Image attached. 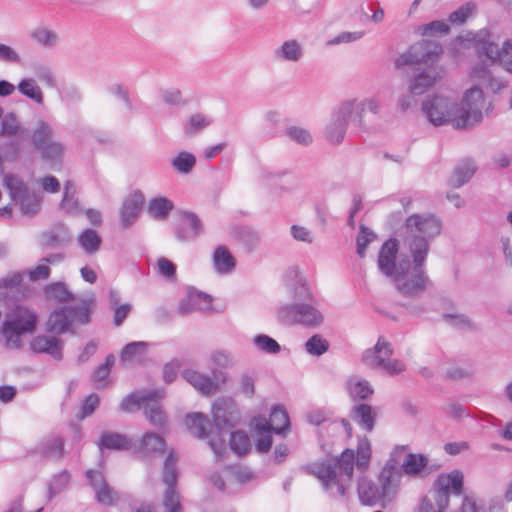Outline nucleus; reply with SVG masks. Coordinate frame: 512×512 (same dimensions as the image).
I'll return each mask as SVG.
<instances>
[{"instance_id": "obj_31", "label": "nucleus", "mask_w": 512, "mask_h": 512, "mask_svg": "<svg viewBox=\"0 0 512 512\" xmlns=\"http://www.w3.org/2000/svg\"><path fill=\"white\" fill-rule=\"evenodd\" d=\"M165 446L166 442L163 437L154 432H146L139 442L137 452L144 456L163 454Z\"/></svg>"}, {"instance_id": "obj_22", "label": "nucleus", "mask_w": 512, "mask_h": 512, "mask_svg": "<svg viewBox=\"0 0 512 512\" xmlns=\"http://www.w3.org/2000/svg\"><path fill=\"white\" fill-rule=\"evenodd\" d=\"M202 232V223L196 214L181 212V222L176 228V238L179 241L194 239Z\"/></svg>"}, {"instance_id": "obj_9", "label": "nucleus", "mask_w": 512, "mask_h": 512, "mask_svg": "<svg viewBox=\"0 0 512 512\" xmlns=\"http://www.w3.org/2000/svg\"><path fill=\"white\" fill-rule=\"evenodd\" d=\"M393 349L383 337H379L373 349L364 352L363 362L372 368H377L390 376H396L406 370V364L398 359H391Z\"/></svg>"}, {"instance_id": "obj_25", "label": "nucleus", "mask_w": 512, "mask_h": 512, "mask_svg": "<svg viewBox=\"0 0 512 512\" xmlns=\"http://www.w3.org/2000/svg\"><path fill=\"white\" fill-rule=\"evenodd\" d=\"M428 458L423 454L406 453L402 462L403 472L411 477H424L431 471L427 469Z\"/></svg>"}, {"instance_id": "obj_53", "label": "nucleus", "mask_w": 512, "mask_h": 512, "mask_svg": "<svg viewBox=\"0 0 512 512\" xmlns=\"http://www.w3.org/2000/svg\"><path fill=\"white\" fill-rule=\"evenodd\" d=\"M291 297L294 302H314L318 301V299L314 296L309 285L302 281L298 280L293 287L291 288Z\"/></svg>"}, {"instance_id": "obj_55", "label": "nucleus", "mask_w": 512, "mask_h": 512, "mask_svg": "<svg viewBox=\"0 0 512 512\" xmlns=\"http://www.w3.org/2000/svg\"><path fill=\"white\" fill-rule=\"evenodd\" d=\"M305 349L310 355L321 356L328 351L329 342L320 334H314L305 342Z\"/></svg>"}, {"instance_id": "obj_15", "label": "nucleus", "mask_w": 512, "mask_h": 512, "mask_svg": "<svg viewBox=\"0 0 512 512\" xmlns=\"http://www.w3.org/2000/svg\"><path fill=\"white\" fill-rule=\"evenodd\" d=\"M30 350L35 354H47L54 360L63 359V341L54 335H36L29 343Z\"/></svg>"}, {"instance_id": "obj_18", "label": "nucleus", "mask_w": 512, "mask_h": 512, "mask_svg": "<svg viewBox=\"0 0 512 512\" xmlns=\"http://www.w3.org/2000/svg\"><path fill=\"white\" fill-rule=\"evenodd\" d=\"M143 202L144 197L140 191H135L124 199L120 209V223L123 228L130 227L136 221Z\"/></svg>"}, {"instance_id": "obj_63", "label": "nucleus", "mask_w": 512, "mask_h": 512, "mask_svg": "<svg viewBox=\"0 0 512 512\" xmlns=\"http://www.w3.org/2000/svg\"><path fill=\"white\" fill-rule=\"evenodd\" d=\"M95 498L98 503L104 506H113L118 501L117 493L106 483L95 492Z\"/></svg>"}, {"instance_id": "obj_21", "label": "nucleus", "mask_w": 512, "mask_h": 512, "mask_svg": "<svg viewBox=\"0 0 512 512\" xmlns=\"http://www.w3.org/2000/svg\"><path fill=\"white\" fill-rule=\"evenodd\" d=\"M471 77L473 80L478 82V85L483 86L493 93L499 92L501 89L505 88L507 82L499 77H494L488 65L485 63L475 64L471 71Z\"/></svg>"}, {"instance_id": "obj_27", "label": "nucleus", "mask_w": 512, "mask_h": 512, "mask_svg": "<svg viewBox=\"0 0 512 512\" xmlns=\"http://www.w3.org/2000/svg\"><path fill=\"white\" fill-rule=\"evenodd\" d=\"M372 458V446L370 440L362 435L357 438V447L354 450V468L361 473H366L370 468Z\"/></svg>"}, {"instance_id": "obj_60", "label": "nucleus", "mask_w": 512, "mask_h": 512, "mask_svg": "<svg viewBox=\"0 0 512 512\" xmlns=\"http://www.w3.org/2000/svg\"><path fill=\"white\" fill-rule=\"evenodd\" d=\"M165 512H181L179 493L177 488H166L163 496Z\"/></svg>"}, {"instance_id": "obj_62", "label": "nucleus", "mask_w": 512, "mask_h": 512, "mask_svg": "<svg viewBox=\"0 0 512 512\" xmlns=\"http://www.w3.org/2000/svg\"><path fill=\"white\" fill-rule=\"evenodd\" d=\"M479 58L485 57L491 65L497 64L500 57V49L498 45L492 41L484 46H479L476 49Z\"/></svg>"}, {"instance_id": "obj_14", "label": "nucleus", "mask_w": 512, "mask_h": 512, "mask_svg": "<svg viewBox=\"0 0 512 512\" xmlns=\"http://www.w3.org/2000/svg\"><path fill=\"white\" fill-rule=\"evenodd\" d=\"M399 252V243L397 239L390 238L386 240L378 254L377 265L380 272L391 279L398 272L397 255Z\"/></svg>"}, {"instance_id": "obj_38", "label": "nucleus", "mask_w": 512, "mask_h": 512, "mask_svg": "<svg viewBox=\"0 0 512 512\" xmlns=\"http://www.w3.org/2000/svg\"><path fill=\"white\" fill-rule=\"evenodd\" d=\"M476 166L473 161L466 160L458 165L450 179V183L454 187H461L466 184L474 175Z\"/></svg>"}, {"instance_id": "obj_64", "label": "nucleus", "mask_w": 512, "mask_h": 512, "mask_svg": "<svg viewBox=\"0 0 512 512\" xmlns=\"http://www.w3.org/2000/svg\"><path fill=\"white\" fill-rule=\"evenodd\" d=\"M497 64L502 65L506 71L512 73V40H506L503 43Z\"/></svg>"}, {"instance_id": "obj_52", "label": "nucleus", "mask_w": 512, "mask_h": 512, "mask_svg": "<svg viewBox=\"0 0 512 512\" xmlns=\"http://www.w3.org/2000/svg\"><path fill=\"white\" fill-rule=\"evenodd\" d=\"M477 5L474 2H467L450 13L448 20L451 24L462 25L468 18L476 13Z\"/></svg>"}, {"instance_id": "obj_28", "label": "nucleus", "mask_w": 512, "mask_h": 512, "mask_svg": "<svg viewBox=\"0 0 512 512\" xmlns=\"http://www.w3.org/2000/svg\"><path fill=\"white\" fill-rule=\"evenodd\" d=\"M378 418V409L368 404L354 405V420L358 426L370 433L374 430Z\"/></svg>"}, {"instance_id": "obj_5", "label": "nucleus", "mask_w": 512, "mask_h": 512, "mask_svg": "<svg viewBox=\"0 0 512 512\" xmlns=\"http://www.w3.org/2000/svg\"><path fill=\"white\" fill-rule=\"evenodd\" d=\"M398 260V272L390 280L395 289L405 297H416L423 293L429 284L425 262L427 257L410 255Z\"/></svg>"}, {"instance_id": "obj_2", "label": "nucleus", "mask_w": 512, "mask_h": 512, "mask_svg": "<svg viewBox=\"0 0 512 512\" xmlns=\"http://www.w3.org/2000/svg\"><path fill=\"white\" fill-rule=\"evenodd\" d=\"M306 471L320 481L323 490L330 496L343 497L345 481L352 478V449L346 448L339 456L310 463Z\"/></svg>"}, {"instance_id": "obj_30", "label": "nucleus", "mask_w": 512, "mask_h": 512, "mask_svg": "<svg viewBox=\"0 0 512 512\" xmlns=\"http://www.w3.org/2000/svg\"><path fill=\"white\" fill-rule=\"evenodd\" d=\"M358 498L361 504L375 506L380 504L379 487L366 477H361L357 485Z\"/></svg>"}, {"instance_id": "obj_40", "label": "nucleus", "mask_w": 512, "mask_h": 512, "mask_svg": "<svg viewBox=\"0 0 512 512\" xmlns=\"http://www.w3.org/2000/svg\"><path fill=\"white\" fill-rule=\"evenodd\" d=\"M176 456L173 451H170L164 461L162 481L166 488H177L178 473L176 469Z\"/></svg>"}, {"instance_id": "obj_33", "label": "nucleus", "mask_w": 512, "mask_h": 512, "mask_svg": "<svg viewBox=\"0 0 512 512\" xmlns=\"http://www.w3.org/2000/svg\"><path fill=\"white\" fill-rule=\"evenodd\" d=\"M405 452L406 446L395 447L380 474L401 478L403 472L401 465L405 458Z\"/></svg>"}, {"instance_id": "obj_50", "label": "nucleus", "mask_w": 512, "mask_h": 512, "mask_svg": "<svg viewBox=\"0 0 512 512\" xmlns=\"http://www.w3.org/2000/svg\"><path fill=\"white\" fill-rule=\"evenodd\" d=\"M30 36L34 42L45 48L53 47L58 41V35L46 27L35 28Z\"/></svg>"}, {"instance_id": "obj_45", "label": "nucleus", "mask_w": 512, "mask_h": 512, "mask_svg": "<svg viewBox=\"0 0 512 512\" xmlns=\"http://www.w3.org/2000/svg\"><path fill=\"white\" fill-rule=\"evenodd\" d=\"M212 123V119L204 114L196 113L189 117L184 125L185 134L193 136L209 127Z\"/></svg>"}, {"instance_id": "obj_59", "label": "nucleus", "mask_w": 512, "mask_h": 512, "mask_svg": "<svg viewBox=\"0 0 512 512\" xmlns=\"http://www.w3.org/2000/svg\"><path fill=\"white\" fill-rule=\"evenodd\" d=\"M23 144L19 139H12L1 146L3 158L8 162H15L22 155Z\"/></svg>"}, {"instance_id": "obj_24", "label": "nucleus", "mask_w": 512, "mask_h": 512, "mask_svg": "<svg viewBox=\"0 0 512 512\" xmlns=\"http://www.w3.org/2000/svg\"><path fill=\"white\" fill-rule=\"evenodd\" d=\"M273 56L281 62L296 63L303 58L304 48L297 39H288L274 49Z\"/></svg>"}, {"instance_id": "obj_41", "label": "nucleus", "mask_w": 512, "mask_h": 512, "mask_svg": "<svg viewBox=\"0 0 512 512\" xmlns=\"http://www.w3.org/2000/svg\"><path fill=\"white\" fill-rule=\"evenodd\" d=\"M18 91L25 97L33 100L39 105H43L44 97L40 87L32 78H24L18 83Z\"/></svg>"}, {"instance_id": "obj_43", "label": "nucleus", "mask_w": 512, "mask_h": 512, "mask_svg": "<svg viewBox=\"0 0 512 512\" xmlns=\"http://www.w3.org/2000/svg\"><path fill=\"white\" fill-rule=\"evenodd\" d=\"M42 457L47 459H59L64 450V443L61 438H50L41 443L38 447Z\"/></svg>"}, {"instance_id": "obj_37", "label": "nucleus", "mask_w": 512, "mask_h": 512, "mask_svg": "<svg viewBox=\"0 0 512 512\" xmlns=\"http://www.w3.org/2000/svg\"><path fill=\"white\" fill-rule=\"evenodd\" d=\"M143 410L146 419L153 427L162 429L167 425V415L160 403L145 404Z\"/></svg>"}, {"instance_id": "obj_20", "label": "nucleus", "mask_w": 512, "mask_h": 512, "mask_svg": "<svg viewBox=\"0 0 512 512\" xmlns=\"http://www.w3.org/2000/svg\"><path fill=\"white\" fill-rule=\"evenodd\" d=\"M181 375L184 380L191 384L202 395L211 396L215 394L219 388L214 379L194 369H185L182 371Z\"/></svg>"}, {"instance_id": "obj_1", "label": "nucleus", "mask_w": 512, "mask_h": 512, "mask_svg": "<svg viewBox=\"0 0 512 512\" xmlns=\"http://www.w3.org/2000/svg\"><path fill=\"white\" fill-rule=\"evenodd\" d=\"M441 53L442 46L438 42L423 40L411 45L406 52L396 58L397 69L410 65H426L425 69L410 81V94L422 95L442 78L444 70L436 64Z\"/></svg>"}, {"instance_id": "obj_10", "label": "nucleus", "mask_w": 512, "mask_h": 512, "mask_svg": "<svg viewBox=\"0 0 512 512\" xmlns=\"http://www.w3.org/2000/svg\"><path fill=\"white\" fill-rule=\"evenodd\" d=\"M422 111L428 121L434 126H442L451 123L455 128L456 103L442 95H434L426 99L422 104Z\"/></svg>"}, {"instance_id": "obj_57", "label": "nucleus", "mask_w": 512, "mask_h": 512, "mask_svg": "<svg viewBox=\"0 0 512 512\" xmlns=\"http://www.w3.org/2000/svg\"><path fill=\"white\" fill-rule=\"evenodd\" d=\"M20 129V122L14 112L7 113L1 120L0 135L14 137Z\"/></svg>"}, {"instance_id": "obj_49", "label": "nucleus", "mask_w": 512, "mask_h": 512, "mask_svg": "<svg viewBox=\"0 0 512 512\" xmlns=\"http://www.w3.org/2000/svg\"><path fill=\"white\" fill-rule=\"evenodd\" d=\"M255 348L266 354H277L281 351L280 344L272 337L266 334H257L253 337Z\"/></svg>"}, {"instance_id": "obj_34", "label": "nucleus", "mask_w": 512, "mask_h": 512, "mask_svg": "<svg viewBox=\"0 0 512 512\" xmlns=\"http://www.w3.org/2000/svg\"><path fill=\"white\" fill-rule=\"evenodd\" d=\"M4 185L9 191L11 199L15 202L27 196L30 192L27 184L19 176L14 174L5 175Z\"/></svg>"}, {"instance_id": "obj_23", "label": "nucleus", "mask_w": 512, "mask_h": 512, "mask_svg": "<svg viewBox=\"0 0 512 512\" xmlns=\"http://www.w3.org/2000/svg\"><path fill=\"white\" fill-rule=\"evenodd\" d=\"M185 425L188 431L199 439L217 437L214 432H209L211 423L208 417L201 412L188 413L185 416Z\"/></svg>"}, {"instance_id": "obj_13", "label": "nucleus", "mask_w": 512, "mask_h": 512, "mask_svg": "<svg viewBox=\"0 0 512 512\" xmlns=\"http://www.w3.org/2000/svg\"><path fill=\"white\" fill-rule=\"evenodd\" d=\"M352 117V101H344L331 116L325 129V135L329 142L340 144L346 134L347 126Z\"/></svg>"}, {"instance_id": "obj_3", "label": "nucleus", "mask_w": 512, "mask_h": 512, "mask_svg": "<svg viewBox=\"0 0 512 512\" xmlns=\"http://www.w3.org/2000/svg\"><path fill=\"white\" fill-rule=\"evenodd\" d=\"M441 220L433 214H412L405 221L404 245L409 255L427 257L430 241L440 235Z\"/></svg>"}, {"instance_id": "obj_19", "label": "nucleus", "mask_w": 512, "mask_h": 512, "mask_svg": "<svg viewBox=\"0 0 512 512\" xmlns=\"http://www.w3.org/2000/svg\"><path fill=\"white\" fill-rule=\"evenodd\" d=\"M45 325L46 331L51 334L61 335L67 332L74 333L71 317L66 305L54 309L49 314Z\"/></svg>"}, {"instance_id": "obj_32", "label": "nucleus", "mask_w": 512, "mask_h": 512, "mask_svg": "<svg viewBox=\"0 0 512 512\" xmlns=\"http://www.w3.org/2000/svg\"><path fill=\"white\" fill-rule=\"evenodd\" d=\"M75 194V184L71 180H67L64 184V193L60 202V208L64 213L72 216H76L81 213V206Z\"/></svg>"}, {"instance_id": "obj_42", "label": "nucleus", "mask_w": 512, "mask_h": 512, "mask_svg": "<svg viewBox=\"0 0 512 512\" xmlns=\"http://www.w3.org/2000/svg\"><path fill=\"white\" fill-rule=\"evenodd\" d=\"M174 204L171 200L166 197L152 198L148 205L149 213L155 219H165L172 211Z\"/></svg>"}, {"instance_id": "obj_11", "label": "nucleus", "mask_w": 512, "mask_h": 512, "mask_svg": "<svg viewBox=\"0 0 512 512\" xmlns=\"http://www.w3.org/2000/svg\"><path fill=\"white\" fill-rule=\"evenodd\" d=\"M53 129L45 120H39L31 131V143L40 152L44 160H57L62 157L64 146L57 141H52Z\"/></svg>"}, {"instance_id": "obj_61", "label": "nucleus", "mask_w": 512, "mask_h": 512, "mask_svg": "<svg viewBox=\"0 0 512 512\" xmlns=\"http://www.w3.org/2000/svg\"><path fill=\"white\" fill-rule=\"evenodd\" d=\"M376 238L377 235L372 230L365 227L364 225H360V232L357 237V254L360 257H364L366 247L368 246V244L375 241Z\"/></svg>"}, {"instance_id": "obj_16", "label": "nucleus", "mask_w": 512, "mask_h": 512, "mask_svg": "<svg viewBox=\"0 0 512 512\" xmlns=\"http://www.w3.org/2000/svg\"><path fill=\"white\" fill-rule=\"evenodd\" d=\"M257 430L285 435L290 430V419L284 406L280 404L274 405L271 408L269 420L259 423Z\"/></svg>"}, {"instance_id": "obj_7", "label": "nucleus", "mask_w": 512, "mask_h": 512, "mask_svg": "<svg viewBox=\"0 0 512 512\" xmlns=\"http://www.w3.org/2000/svg\"><path fill=\"white\" fill-rule=\"evenodd\" d=\"M277 318L283 325H299L304 328H316L324 322L319 301L292 302L282 305L277 309Z\"/></svg>"}, {"instance_id": "obj_39", "label": "nucleus", "mask_w": 512, "mask_h": 512, "mask_svg": "<svg viewBox=\"0 0 512 512\" xmlns=\"http://www.w3.org/2000/svg\"><path fill=\"white\" fill-rule=\"evenodd\" d=\"M46 298L53 299L57 302H69L75 299L74 294L69 291L66 284L63 282H54L48 284L44 288Z\"/></svg>"}, {"instance_id": "obj_46", "label": "nucleus", "mask_w": 512, "mask_h": 512, "mask_svg": "<svg viewBox=\"0 0 512 512\" xmlns=\"http://www.w3.org/2000/svg\"><path fill=\"white\" fill-rule=\"evenodd\" d=\"M68 313L73 321L86 325L91 320V306L89 301L83 300L80 304L67 306Z\"/></svg>"}, {"instance_id": "obj_58", "label": "nucleus", "mask_w": 512, "mask_h": 512, "mask_svg": "<svg viewBox=\"0 0 512 512\" xmlns=\"http://www.w3.org/2000/svg\"><path fill=\"white\" fill-rule=\"evenodd\" d=\"M142 394L131 392L125 396L119 404V409L126 413H133L144 407Z\"/></svg>"}, {"instance_id": "obj_56", "label": "nucleus", "mask_w": 512, "mask_h": 512, "mask_svg": "<svg viewBox=\"0 0 512 512\" xmlns=\"http://www.w3.org/2000/svg\"><path fill=\"white\" fill-rule=\"evenodd\" d=\"M256 375L253 372H243L239 377L238 391L247 399H252L255 395Z\"/></svg>"}, {"instance_id": "obj_48", "label": "nucleus", "mask_w": 512, "mask_h": 512, "mask_svg": "<svg viewBox=\"0 0 512 512\" xmlns=\"http://www.w3.org/2000/svg\"><path fill=\"white\" fill-rule=\"evenodd\" d=\"M196 164V157L187 151L179 152L172 160V167L181 174H188Z\"/></svg>"}, {"instance_id": "obj_35", "label": "nucleus", "mask_w": 512, "mask_h": 512, "mask_svg": "<svg viewBox=\"0 0 512 512\" xmlns=\"http://www.w3.org/2000/svg\"><path fill=\"white\" fill-rule=\"evenodd\" d=\"M77 242L86 254H94L99 250L102 239L94 229L87 228L78 235Z\"/></svg>"}, {"instance_id": "obj_29", "label": "nucleus", "mask_w": 512, "mask_h": 512, "mask_svg": "<svg viewBox=\"0 0 512 512\" xmlns=\"http://www.w3.org/2000/svg\"><path fill=\"white\" fill-rule=\"evenodd\" d=\"M400 479L395 476H387L379 474V494H380V505L385 508L387 507L397 496Z\"/></svg>"}, {"instance_id": "obj_17", "label": "nucleus", "mask_w": 512, "mask_h": 512, "mask_svg": "<svg viewBox=\"0 0 512 512\" xmlns=\"http://www.w3.org/2000/svg\"><path fill=\"white\" fill-rule=\"evenodd\" d=\"M212 297L194 288H190L187 295L182 298L178 305V314L188 315L196 311H205L211 308Z\"/></svg>"}, {"instance_id": "obj_4", "label": "nucleus", "mask_w": 512, "mask_h": 512, "mask_svg": "<svg viewBox=\"0 0 512 512\" xmlns=\"http://www.w3.org/2000/svg\"><path fill=\"white\" fill-rule=\"evenodd\" d=\"M38 325V314L26 305H16L7 314L0 325V337L7 349L20 350L23 337L33 334Z\"/></svg>"}, {"instance_id": "obj_54", "label": "nucleus", "mask_w": 512, "mask_h": 512, "mask_svg": "<svg viewBox=\"0 0 512 512\" xmlns=\"http://www.w3.org/2000/svg\"><path fill=\"white\" fill-rule=\"evenodd\" d=\"M41 197L36 192H29L27 196L19 199L20 211L25 216H33L39 211Z\"/></svg>"}, {"instance_id": "obj_8", "label": "nucleus", "mask_w": 512, "mask_h": 512, "mask_svg": "<svg viewBox=\"0 0 512 512\" xmlns=\"http://www.w3.org/2000/svg\"><path fill=\"white\" fill-rule=\"evenodd\" d=\"M491 104L486 107V100L482 88L473 85L465 91L461 104H456L458 116L455 121V129H466L480 123L483 120V110H490Z\"/></svg>"}, {"instance_id": "obj_6", "label": "nucleus", "mask_w": 512, "mask_h": 512, "mask_svg": "<svg viewBox=\"0 0 512 512\" xmlns=\"http://www.w3.org/2000/svg\"><path fill=\"white\" fill-rule=\"evenodd\" d=\"M212 414L217 437L210 438L208 445L216 460L220 461L227 452L223 430L230 429L237 424L240 419V411L237 403L232 398H222L213 403Z\"/></svg>"}, {"instance_id": "obj_44", "label": "nucleus", "mask_w": 512, "mask_h": 512, "mask_svg": "<svg viewBox=\"0 0 512 512\" xmlns=\"http://www.w3.org/2000/svg\"><path fill=\"white\" fill-rule=\"evenodd\" d=\"M230 449L237 455L242 456L250 451L251 443L248 435L242 431H234L230 434Z\"/></svg>"}, {"instance_id": "obj_26", "label": "nucleus", "mask_w": 512, "mask_h": 512, "mask_svg": "<svg viewBox=\"0 0 512 512\" xmlns=\"http://www.w3.org/2000/svg\"><path fill=\"white\" fill-rule=\"evenodd\" d=\"M100 450L128 451L134 447L133 441L125 434L104 432L98 442Z\"/></svg>"}, {"instance_id": "obj_12", "label": "nucleus", "mask_w": 512, "mask_h": 512, "mask_svg": "<svg viewBox=\"0 0 512 512\" xmlns=\"http://www.w3.org/2000/svg\"><path fill=\"white\" fill-rule=\"evenodd\" d=\"M463 479V473L459 470H453L448 474H440L434 483L437 510L432 506L430 511L443 512L449 505L450 491L455 495L462 493Z\"/></svg>"}, {"instance_id": "obj_47", "label": "nucleus", "mask_w": 512, "mask_h": 512, "mask_svg": "<svg viewBox=\"0 0 512 512\" xmlns=\"http://www.w3.org/2000/svg\"><path fill=\"white\" fill-rule=\"evenodd\" d=\"M71 474L68 470H62L52 476L48 485V499L51 500L60 494L69 484Z\"/></svg>"}, {"instance_id": "obj_51", "label": "nucleus", "mask_w": 512, "mask_h": 512, "mask_svg": "<svg viewBox=\"0 0 512 512\" xmlns=\"http://www.w3.org/2000/svg\"><path fill=\"white\" fill-rule=\"evenodd\" d=\"M147 348V343L143 341H134L126 344L124 348L121 351V360L126 361H132V360H138L140 361L141 358L144 356L145 351Z\"/></svg>"}, {"instance_id": "obj_36", "label": "nucleus", "mask_w": 512, "mask_h": 512, "mask_svg": "<svg viewBox=\"0 0 512 512\" xmlns=\"http://www.w3.org/2000/svg\"><path fill=\"white\" fill-rule=\"evenodd\" d=\"M213 262L219 273H228L235 268V259L225 246H219L215 249Z\"/></svg>"}]
</instances>
